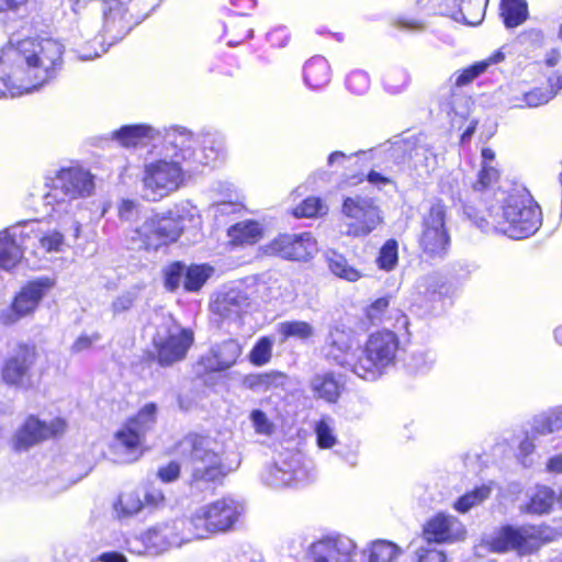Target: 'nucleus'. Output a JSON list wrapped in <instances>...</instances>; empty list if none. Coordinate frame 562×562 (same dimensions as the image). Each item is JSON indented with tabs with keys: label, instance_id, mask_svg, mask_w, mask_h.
<instances>
[{
	"label": "nucleus",
	"instance_id": "obj_49",
	"mask_svg": "<svg viewBox=\"0 0 562 562\" xmlns=\"http://www.w3.org/2000/svg\"><path fill=\"white\" fill-rule=\"evenodd\" d=\"M397 241L389 239L380 249L376 258V265L380 269L391 271L397 265Z\"/></svg>",
	"mask_w": 562,
	"mask_h": 562
},
{
	"label": "nucleus",
	"instance_id": "obj_4",
	"mask_svg": "<svg viewBox=\"0 0 562 562\" xmlns=\"http://www.w3.org/2000/svg\"><path fill=\"white\" fill-rule=\"evenodd\" d=\"M491 223L486 221L482 228L490 226L512 239H524L533 235L542 223L540 206L526 190L510 193L502 206L490 211Z\"/></svg>",
	"mask_w": 562,
	"mask_h": 562
},
{
	"label": "nucleus",
	"instance_id": "obj_20",
	"mask_svg": "<svg viewBox=\"0 0 562 562\" xmlns=\"http://www.w3.org/2000/svg\"><path fill=\"white\" fill-rule=\"evenodd\" d=\"M375 157L382 159L385 169H393L394 167L400 168L407 159H414L417 165L419 157H423L425 166L429 167L430 160L435 159L432 154L425 146L416 145L412 139L400 137L376 149Z\"/></svg>",
	"mask_w": 562,
	"mask_h": 562
},
{
	"label": "nucleus",
	"instance_id": "obj_56",
	"mask_svg": "<svg viewBox=\"0 0 562 562\" xmlns=\"http://www.w3.org/2000/svg\"><path fill=\"white\" fill-rule=\"evenodd\" d=\"M409 82V76L405 70H396L384 79V86L391 93H400Z\"/></svg>",
	"mask_w": 562,
	"mask_h": 562
},
{
	"label": "nucleus",
	"instance_id": "obj_41",
	"mask_svg": "<svg viewBox=\"0 0 562 562\" xmlns=\"http://www.w3.org/2000/svg\"><path fill=\"white\" fill-rule=\"evenodd\" d=\"M314 431L319 448L330 449L336 445L337 436L335 432V422L331 417L323 416L315 423Z\"/></svg>",
	"mask_w": 562,
	"mask_h": 562
},
{
	"label": "nucleus",
	"instance_id": "obj_10",
	"mask_svg": "<svg viewBox=\"0 0 562 562\" xmlns=\"http://www.w3.org/2000/svg\"><path fill=\"white\" fill-rule=\"evenodd\" d=\"M345 234L366 237L383 223V212L373 198L359 194L347 196L341 205Z\"/></svg>",
	"mask_w": 562,
	"mask_h": 562
},
{
	"label": "nucleus",
	"instance_id": "obj_25",
	"mask_svg": "<svg viewBox=\"0 0 562 562\" xmlns=\"http://www.w3.org/2000/svg\"><path fill=\"white\" fill-rule=\"evenodd\" d=\"M250 305L247 294L237 289L217 295L211 303V311L227 321H237Z\"/></svg>",
	"mask_w": 562,
	"mask_h": 562
},
{
	"label": "nucleus",
	"instance_id": "obj_1",
	"mask_svg": "<svg viewBox=\"0 0 562 562\" xmlns=\"http://www.w3.org/2000/svg\"><path fill=\"white\" fill-rule=\"evenodd\" d=\"M165 157L144 166L142 194L147 201H160L177 191L186 179V168L215 162L224 150V138L216 132L193 135L184 127L165 131Z\"/></svg>",
	"mask_w": 562,
	"mask_h": 562
},
{
	"label": "nucleus",
	"instance_id": "obj_34",
	"mask_svg": "<svg viewBox=\"0 0 562 562\" xmlns=\"http://www.w3.org/2000/svg\"><path fill=\"white\" fill-rule=\"evenodd\" d=\"M450 238L447 231L422 229L420 247L430 257H442L447 254Z\"/></svg>",
	"mask_w": 562,
	"mask_h": 562
},
{
	"label": "nucleus",
	"instance_id": "obj_15",
	"mask_svg": "<svg viewBox=\"0 0 562 562\" xmlns=\"http://www.w3.org/2000/svg\"><path fill=\"white\" fill-rule=\"evenodd\" d=\"M37 360L34 345L20 344L5 359L1 375L2 380L12 386L30 390L34 386L33 368Z\"/></svg>",
	"mask_w": 562,
	"mask_h": 562
},
{
	"label": "nucleus",
	"instance_id": "obj_53",
	"mask_svg": "<svg viewBox=\"0 0 562 562\" xmlns=\"http://www.w3.org/2000/svg\"><path fill=\"white\" fill-rule=\"evenodd\" d=\"M285 382V375L281 372H269L252 378L251 386L259 390H269L271 387L282 386Z\"/></svg>",
	"mask_w": 562,
	"mask_h": 562
},
{
	"label": "nucleus",
	"instance_id": "obj_50",
	"mask_svg": "<svg viewBox=\"0 0 562 562\" xmlns=\"http://www.w3.org/2000/svg\"><path fill=\"white\" fill-rule=\"evenodd\" d=\"M273 339L270 337H261L249 353V360L256 366L268 363L272 356Z\"/></svg>",
	"mask_w": 562,
	"mask_h": 562
},
{
	"label": "nucleus",
	"instance_id": "obj_17",
	"mask_svg": "<svg viewBox=\"0 0 562 562\" xmlns=\"http://www.w3.org/2000/svg\"><path fill=\"white\" fill-rule=\"evenodd\" d=\"M542 533L538 526H505L493 536L490 546L494 552L516 550L520 553H530L539 548Z\"/></svg>",
	"mask_w": 562,
	"mask_h": 562
},
{
	"label": "nucleus",
	"instance_id": "obj_32",
	"mask_svg": "<svg viewBox=\"0 0 562 562\" xmlns=\"http://www.w3.org/2000/svg\"><path fill=\"white\" fill-rule=\"evenodd\" d=\"M503 59L504 54L502 52H497L487 59L477 61L469 66L468 68L463 69L462 71L454 72L450 77V82L458 88L468 86L479 76L484 74L491 65L497 64Z\"/></svg>",
	"mask_w": 562,
	"mask_h": 562
},
{
	"label": "nucleus",
	"instance_id": "obj_59",
	"mask_svg": "<svg viewBox=\"0 0 562 562\" xmlns=\"http://www.w3.org/2000/svg\"><path fill=\"white\" fill-rule=\"evenodd\" d=\"M38 238L41 246L46 251H59L64 244V236L59 232H50L45 236L40 237L37 231L31 235V238Z\"/></svg>",
	"mask_w": 562,
	"mask_h": 562
},
{
	"label": "nucleus",
	"instance_id": "obj_21",
	"mask_svg": "<svg viewBox=\"0 0 562 562\" xmlns=\"http://www.w3.org/2000/svg\"><path fill=\"white\" fill-rule=\"evenodd\" d=\"M66 423L61 418H55L48 424L30 416L13 438V448L18 451L27 450L30 447L64 434Z\"/></svg>",
	"mask_w": 562,
	"mask_h": 562
},
{
	"label": "nucleus",
	"instance_id": "obj_36",
	"mask_svg": "<svg viewBox=\"0 0 562 562\" xmlns=\"http://www.w3.org/2000/svg\"><path fill=\"white\" fill-rule=\"evenodd\" d=\"M532 430L539 435L562 430V405L541 413L532 419Z\"/></svg>",
	"mask_w": 562,
	"mask_h": 562
},
{
	"label": "nucleus",
	"instance_id": "obj_37",
	"mask_svg": "<svg viewBox=\"0 0 562 562\" xmlns=\"http://www.w3.org/2000/svg\"><path fill=\"white\" fill-rule=\"evenodd\" d=\"M491 493L492 487L490 485L483 484L476 486L457 498L452 504V508L459 514H467L486 501L491 496Z\"/></svg>",
	"mask_w": 562,
	"mask_h": 562
},
{
	"label": "nucleus",
	"instance_id": "obj_46",
	"mask_svg": "<svg viewBox=\"0 0 562 562\" xmlns=\"http://www.w3.org/2000/svg\"><path fill=\"white\" fill-rule=\"evenodd\" d=\"M212 269L206 266L186 267L183 286L187 291L194 292L201 289L210 277Z\"/></svg>",
	"mask_w": 562,
	"mask_h": 562
},
{
	"label": "nucleus",
	"instance_id": "obj_62",
	"mask_svg": "<svg viewBox=\"0 0 562 562\" xmlns=\"http://www.w3.org/2000/svg\"><path fill=\"white\" fill-rule=\"evenodd\" d=\"M100 340V335L94 333L92 335H80L71 346V351L75 353L82 352L92 347V345Z\"/></svg>",
	"mask_w": 562,
	"mask_h": 562
},
{
	"label": "nucleus",
	"instance_id": "obj_24",
	"mask_svg": "<svg viewBox=\"0 0 562 562\" xmlns=\"http://www.w3.org/2000/svg\"><path fill=\"white\" fill-rule=\"evenodd\" d=\"M240 353V345L234 339H228L212 347L199 364L207 372L224 371L235 364Z\"/></svg>",
	"mask_w": 562,
	"mask_h": 562
},
{
	"label": "nucleus",
	"instance_id": "obj_63",
	"mask_svg": "<svg viewBox=\"0 0 562 562\" xmlns=\"http://www.w3.org/2000/svg\"><path fill=\"white\" fill-rule=\"evenodd\" d=\"M157 475L165 483L173 482L180 475V465L177 462H170L167 465L161 467L158 470Z\"/></svg>",
	"mask_w": 562,
	"mask_h": 562
},
{
	"label": "nucleus",
	"instance_id": "obj_19",
	"mask_svg": "<svg viewBox=\"0 0 562 562\" xmlns=\"http://www.w3.org/2000/svg\"><path fill=\"white\" fill-rule=\"evenodd\" d=\"M317 241L311 233L280 235L266 245V254L288 260L307 261L317 252Z\"/></svg>",
	"mask_w": 562,
	"mask_h": 562
},
{
	"label": "nucleus",
	"instance_id": "obj_44",
	"mask_svg": "<svg viewBox=\"0 0 562 562\" xmlns=\"http://www.w3.org/2000/svg\"><path fill=\"white\" fill-rule=\"evenodd\" d=\"M114 508L120 517H128L137 514L143 508L139 493L136 491L122 493Z\"/></svg>",
	"mask_w": 562,
	"mask_h": 562
},
{
	"label": "nucleus",
	"instance_id": "obj_16",
	"mask_svg": "<svg viewBox=\"0 0 562 562\" xmlns=\"http://www.w3.org/2000/svg\"><path fill=\"white\" fill-rule=\"evenodd\" d=\"M357 544L350 537L329 532L311 542L306 550L307 562H351Z\"/></svg>",
	"mask_w": 562,
	"mask_h": 562
},
{
	"label": "nucleus",
	"instance_id": "obj_61",
	"mask_svg": "<svg viewBox=\"0 0 562 562\" xmlns=\"http://www.w3.org/2000/svg\"><path fill=\"white\" fill-rule=\"evenodd\" d=\"M139 204L134 200H122L119 205V216L121 220L131 222L139 214Z\"/></svg>",
	"mask_w": 562,
	"mask_h": 562
},
{
	"label": "nucleus",
	"instance_id": "obj_54",
	"mask_svg": "<svg viewBox=\"0 0 562 562\" xmlns=\"http://www.w3.org/2000/svg\"><path fill=\"white\" fill-rule=\"evenodd\" d=\"M250 422L256 434L261 436H271L274 432L276 426L269 419L266 413L260 409H254L250 413Z\"/></svg>",
	"mask_w": 562,
	"mask_h": 562
},
{
	"label": "nucleus",
	"instance_id": "obj_55",
	"mask_svg": "<svg viewBox=\"0 0 562 562\" xmlns=\"http://www.w3.org/2000/svg\"><path fill=\"white\" fill-rule=\"evenodd\" d=\"M186 266L181 262H175L168 267L165 273V285L168 290H177L184 280Z\"/></svg>",
	"mask_w": 562,
	"mask_h": 562
},
{
	"label": "nucleus",
	"instance_id": "obj_47",
	"mask_svg": "<svg viewBox=\"0 0 562 562\" xmlns=\"http://www.w3.org/2000/svg\"><path fill=\"white\" fill-rule=\"evenodd\" d=\"M445 285V278L439 272L428 273L419 278L416 282L417 290L425 296L440 294Z\"/></svg>",
	"mask_w": 562,
	"mask_h": 562
},
{
	"label": "nucleus",
	"instance_id": "obj_38",
	"mask_svg": "<svg viewBox=\"0 0 562 562\" xmlns=\"http://www.w3.org/2000/svg\"><path fill=\"white\" fill-rule=\"evenodd\" d=\"M277 331L281 336L282 341H285L290 338L305 341L315 335L314 327L304 321L281 322L277 325Z\"/></svg>",
	"mask_w": 562,
	"mask_h": 562
},
{
	"label": "nucleus",
	"instance_id": "obj_22",
	"mask_svg": "<svg viewBox=\"0 0 562 562\" xmlns=\"http://www.w3.org/2000/svg\"><path fill=\"white\" fill-rule=\"evenodd\" d=\"M423 535L428 543H453L465 538L462 521L448 513H437L424 526Z\"/></svg>",
	"mask_w": 562,
	"mask_h": 562
},
{
	"label": "nucleus",
	"instance_id": "obj_6",
	"mask_svg": "<svg viewBox=\"0 0 562 562\" xmlns=\"http://www.w3.org/2000/svg\"><path fill=\"white\" fill-rule=\"evenodd\" d=\"M400 347L392 330L372 333L352 361V372L367 381H375L395 362Z\"/></svg>",
	"mask_w": 562,
	"mask_h": 562
},
{
	"label": "nucleus",
	"instance_id": "obj_35",
	"mask_svg": "<svg viewBox=\"0 0 562 562\" xmlns=\"http://www.w3.org/2000/svg\"><path fill=\"white\" fill-rule=\"evenodd\" d=\"M262 234L259 223L255 221H243L231 226L228 237L234 245H252L257 243Z\"/></svg>",
	"mask_w": 562,
	"mask_h": 562
},
{
	"label": "nucleus",
	"instance_id": "obj_60",
	"mask_svg": "<svg viewBox=\"0 0 562 562\" xmlns=\"http://www.w3.org/2000/svg\"><path fill=\"white\" fill-rule=\"evenodd\" d=\"M417 562H446V554L441 550H437L430 547H420L416 551Z\"/></svg>",
	"mask_w": 562,
	"mask_h": 562
},
{
	"label": "nucleus",
	"instance_id": "obj_11",
	"mask_svg": "<svg viewBox=\"0 0 562 562\" xmlns=\"http://www.w3.org/2000/svg\"><path fill=\"white\" fill-rule=\"evenodd\" d=\"M49 191L44 199L46 204H63L67 201L89 196L94 189L93 177L82 168H64L55 177L46 180Z\"/></svg>",
	"mask_w": 562,
	"mask_h": 562
},
{
	"label": "nucleus",
	"instance_id": "obj_5",
	"mask_svg": "<svg viewBox=\"0 0 562 562\" xmlns=\"http://www.w3.org/2000/svg\"><path fill=\"white\" fill-rule=\"evenodd\" d=\"M196 209L189 202L175 205L167 212L147 217L131 234V240L137 248L155 249L176 241L182 234L186 222H192Z\"/></svg>",
	"mask_w": 562,
	"mask_h": 562
},
{
	"label": "nucleus",
	"instance_id": "obj_18",
	"mask_svg": "<svg viewBox=\"0 0 562 562\" xmlns=\"http://www.w3.org/2000/svg\"><path fill=\"white\" fill-rule=\"evenodd\" d=\"M37 222H25L0 232V269L10 271L23 258L26 239L35 234Z\"/></svg>",
	"mask_w": 562,
	"mask_h": 562
},
{
	"label": "nucleus",
	"instance_id": "obj_12",
	"mask_svg": "<svg viewBox=\"0 0 562 562\" xmlns=\"http://www.w3.org/2000/svg\"><path fill=\"white\" fill-rule=\"evenodd\" d=\"M54 286L55 281L49 277H40L29 281L14 295L11 304L0 311V323L10 326L32 315Z\"/></svg>",
	"mask_w": 562,
	"mask_h": 562
},
{
	"label": "nucleus",
	"instance_id": "obj_29",
	"mask_svg": "<svg viewBox=\"0 0 562 562\" xmlns=\"http://www.w3.org/2000/svg\"><path fill=\"white\" fill-rule=\"evenodd\" d=\"M308 385L315 398L335 403L340 396L341 383L331 371L315 373L311 378Z\"/></svg>",
	"mask_w": 562,
	"mask_h": 562
},
{
	"label": "nucleus",
	"instance_id": "obj_39",
	"mask_svg": "<svg viewBox=\"0 0 562 562\" xmlns=\"http://www.w3.org/2000/svg\"><path fill=\"white\" fill-rule=\"evenodd\" d=\"M501 11L504 24L508 29L520 25L528 15V7L525 0H503Z\"/></svg>",
	"mask_w": 562,
	"mask_h": 562
},
{
	"label": "nucleus",
	"instance_id": "obj_40",
	"mask_svg": "<svg viewBox=\"0 0 562 562\" xmlns=\"http://www.w3.org/2000/svg\"><path fill=\"white\" fill-rule=\"evenodd\" d=\"M328 267L335 276L349 282L358 281L363 276L361 271L350 266L342 255L335 251L328 255Z\"/></svg>",
	"mask_w": 562,
	"mask_h": 562
},
{
	"label": "nucleus",
	"instance_id": "obj_51",
	"mask_svg": "<svg viewBox=\"0 0 562 562\" xmlns=\"http://www.w3.org/2000/svg\"><path fill=\"white\" fill-rule=\"evenodd\" d=\"M557 94V91H549L548 89L537 88L531 91L524 93L522 103H517L515 106L524 108H536L548 103Z\"/></svg>",
	"mask_w": 562,
	"mask_h": 562
},
{
	"label": "nucleus",
	"instance_id": "obj_7",
	"mask_svg": "<svg viewBox=\"0 0 562 562\" xmlns=\"http://www.w3.org/2000/svg\"><path fill=\"white\" fill-rule=\"evenodd\" d=\"M156 416V404L147 403L115 432L111 443L115 462L130 463L142 456L145 436L154 428Z\"/></svg>",
	"mask_w": 562,
	"mask_h": 562
},
{
	"label": "nucleus",
	"instance_id": "obj_14",
	"mask_svg": "<svg viewBox=\"0 0 562 562\" xmlns=\"http://www.w3.org/2000/svg\"><path fill=\"white\" fill-rule=\"evenodd\" d=\"M310 462L299 451L280 452L273 464L262 473V480L273 487L289 486L292 483L307 481L311 477Z\"/></svg>",
	"mask_w": 562,
	"mask_h": 562
},
{
	"label": "nucleus",
	"instance_id": "obj_42",
	"mask_svg": "<svg viewBox=\"0 0 562 562\" xmlns=\"http://www.w3.org/2000/svg\"><path fill=\"white\" fill-rule=\"evenodd\" d=\"M422 227L424 229L447 231L446 205L441 201L435 200L431 202L428 211L423 215Z\"/></svg>",
	"mask_w": 562,
	"mask_h": 562
},
{
	"label": "nucleus",
	"instance_id": "obj_64",
	"mask_svg": "<svg viewBox=\"0 0 562 562\" xmlns=\"http://www.w3.org/2000/svg\"><path fill=\"white\" fill-rule=\"evenodd\" d=\"M367 180L378 189H382L387 184L392 183V179L390 177H386L378 171L371 170L368 176Z\"/></svg>",
	"mask_w": 562,
	"mask_h": 562
},
{
	"label": "nucleus",
	"instance_id": "obj_3",
	"mask_svg": "<svg viewBox=\"0 0 562 562\" xmlns=\"http://www.w3.org/2000/svg\"><path fill=\"white\" fill-rule=\"evenodd\" d=\"M179 451L188 459L191 493L211 490L215 482L233 470L225 464L223 443L214 437L189 434L180 441Z\"/></svg>",
	"mask_w": 562,
	"mask_h": 562
},
{
	"label": "nucleus",
	"instance_id": "obj_45",
	"mask_svg": "<svg viewBox=\"0 0 562 562\" xmlns=\"http://www.w3.org/2000/svg\"><path fill=\"white\" fill-rule=\"evenodd\" d=\"M487 0H462L460 13L469 25H477L482 22Z\"/></svg>",
	"mask_w": 562,
	"mask_h": 562
},
{
	"label": "nucleus",
	"instance_id": "obj_33",
	"mask_svg": "<svg viewBox=\"0 0 562 562\" xmlns=\"http://www.w3.org/2000/svg\"><path fill=\"white\" fill-rule=\"evenodd\" d=\"M401 554V548L386 540H375L362 552L363 562H394Z\"/></svg>",
	"mask_w": 562,
	"mask_h": 562
},
{
	"label": "nucleus",
	"instance_id": "obj_30",
	"mask_svg": "<svg viewBox=\"0 0 562 562\" xmlns=\"http://www.w3.org/2000/svg\"><path fill=\"white\" fill-rule=\"evenodd\" d=\"M159 134V131L146 124L125 125L114 132V138L125 147H135L155 139Z\"/></svg>",
	"mask_w": 562,
	"mask_h": 562
},
{
	"label": "nucleus",
	"instance_id": "obj_28",
	"mask_svg": "<svg viewBox=\"0 0 562 562\" xmlns=\"http://www.w3.org/2000/svg\"><path fill=\"white\" fill-rule=\"evenodd\" d=\"M391 295L376 299L367 308V317L372 324H379L386 319L395 318V327L397 329H408V317L400 310L391 308Z\"/></svg>",
	"mask_w": 562,
	"mask_h": 562
},
{
	"label": "nucleus",
	"instance_id": "obj_13",
	"mask_svg": "<svg viewBox=\"0 0 562 562\" xmlns=\"http://www.w3.org/2000/svg\"><path fill=\"white\" fill-rule=\"evenodd\" d=\"M193 342V333L182 328L172 319L161 324L154 336L157 359L161 366L182 360Z\"/></svg>",
	"mask_w": 562,
	"mask_h": 562
},
{
	"label": "nucleus",
	"instance_id": "obj_48",
	"mask_svg": "<svg viewBox=\"0 0 562 562\" xmlns=\"http://www.w3.org/2000/svg\"><path fill=\"white\" fill-rule=\"evenodd\" d=\"M327 211V205L319 198L311 196L293 210V215L295 217H315L326 214Z\"/></svg>",
	"mask_w": 562,
	"mask_h": 562
},
{
	"label": "nucleus",
	"instance_id": "obj_58",
	"mask_svg": "<svg viewBox=\"0 0 562 562\" xmlns=\"http://www.w3.org/2000/svg\"><path fill=\"white\" fill-rule=\"evenodd\" d=\"M347 86L352 92L362 94L369 89L370 80L366 72L356 70L348 76Z\"/></svg>",
	"mask_w": 562,
	"mask_h": 562
},
{
	"label": "nucleus",
	"instance_id": "obj_52",
	"mask_svg": "<svg viewBox=\"0 0 562 562\" xmlns=\"http://www.w3.org/2000/svg\"><path fill=\"white\" fill-rule=\"evenodd\" d=\"M140 291V285H134L116 296L111 305L113 313L120 314L128 311L138 299Z\"/></svg>",
	"mask_w": 562,
	"mask_h": 562
},
{
	"label": "nucleus",
	"instance_id": "obj_27",
	"mask_svg": "<svg viewBox=\"0 0 562 562\" xmlns=\"http://www.w3.org/2000/svg\"><path fill=\"white\" fill-rule=\"evenodd\" d=\"M555 492L546 485H536L526 492V501L519 506L521 513L529 515L549 514L557 501Z\"/></svg>",
	"mask_w": 562,
	"mask_h": 562
},
{
	"label": "nucleus",
	"instance_id": "obj_9",
	"mask_svg": "<svg viewBox=\"0 0 562 562\" xmlns=\"http://www.w3.org/2000/svg\"><path fill=\"white\" fill-rule=\"evenodd\" d=\"M244 507L231 497H223L198 508L188 520L194 540L233 529Z\"/></svg>",
	"mask_w": 562,
	"mask_h": 562
},
{
	"label": "nucleus",
	"instance_id": "obj_31",
	"mask_svg": "<svg viewBox=\"0 0 562 562\" xmlns=\"http://www.w3.org/2000/svg\"><path fill=\"white\" fill-rule=\"evenodd\" d=\"M305 85L311 89L325 87L330 80V67L322 56L312 57L306 61L303 70Z\"/></svg>",
	"mask_w": 562,
	"mask_h": 562
},
{
	"label": "nucleus",
	"instance_id": "obj_43",
	"mask_svg": "<svg viewBox=\"0 0 562 562\" xmlns=\"http://www.w3.org/2000/svg\"><path fill=\"white\" fill-rule=\"evenodd\" d=\"M436 355L431 351H417L412 353L407 362V370L415 375L429 373L436 364Z\"/></svg>",
	"mask_w": 562,
	"mask_h": 562
},
{
	"label": "nucleus",
	"instance_id": "obj_2",
	"mask_svg": "<svg viewBox=\"0 0 562 562\" xmlns=\"http://www.w3.org/2000/svg\"><path fill=\"white\" fill-rule=\"evenodd\" d=\"M64 46L52 38L10 42L0 50V98L32 92L54 79L63 65Z\"/></svg>",
	"mask_w": 562,
	"mask_h": 562
},
{
	"label": "nucleus",
	"instance_id": "obj_26",
	"mask_svg": "<svg viewBox=\"0 0 562 562\" xmlns=\"http://www.w3.org/2000/svg\"><path fill=\"white\" fill-rule=\"evenodd\" d=\"M351 333L335 326L329 330L325 344V356L339 366H349L352 369V361L348 360L347 355L351 348Z\"/></svg>",
	"mask_w": 562,
	"mask_h": 562
},
{
	"label": "nucleus",
	"instance_id": "obj_57",
	"mask_svg": "<svg viewBox=\"0 0 562 562\" xmlns=\"http://www.w3.org/2000/svg\"><path fill=\"white\" fill-rule=\"evenodd\" d=\"M498 177V170L494 166L485 164L482 166V169L479 172V179L473 184V188L474 190H483L496 182Z\"/></svg>",
	"mask_w": 562,
	"mask_h": 562
},
{
	"label": "nucleus",
	"instance_id": "obj_23",
	"mask_svg": "<svg viewBox=\"0 0 562 562\" xmlns=\"http://www.w3.org/2000/svg\"><path fill=\"white\" fill-rule=\"evenodd\" d=\"M103 12V41L112 45L122 40L132 29L131 22L126 19L127 10L119 0H109L102 3Z\"/></svg>",
	"mask_w": 562,
	"mask_h": 562
},
{
	"label": "nucleus",
	"instance_id": "obj_8",
	"mask_svg": "<svg viewBox=\"0 0 562 562\" xmlns=\"http://www.w3.org/2000/svg\"><path fill=\"white\" fill-rule=\"evenodd\" d=\"M187 519L156 524L127 539V549L135 554L157 555L193 541Z\"/></svg>",
	"mask_w": 562,
	"mask_h": 562
}]
</instances>
